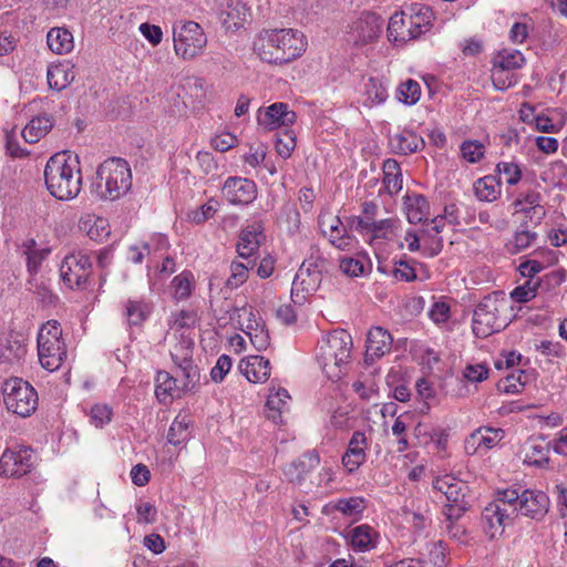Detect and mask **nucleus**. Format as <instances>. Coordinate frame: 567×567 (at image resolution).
<instances>
[{"instance_id":"27","label":"nucleus","mask_w":567,"mask_h":567,"mask_svg":"<svg viewBox=\"0 0 567 567\" xmlns=\"http://www.w3.org/2000/svg\"><path fill=\"white\" fill-rule=\"evenodd\" d=\"M74 65L70 62L52 64L48 68L47 80L51 90L62 91L75 80Z\"/></svg>"},{"instance_id":"23","label":"nucleus","mask_w":567,"mask_h":567,"mask_svg":"<svg viewBox=\"0 0 567 567\" xmlns=\"http://www.w3.org/2000/svg\"><path fill=\"white\" fill-rule=\"evenodd\" d=\"M38 355L41 365L45 370L53 372L61 367L66 357L65 344L64 342H55V340L53 342H38Z\"/></svg>"},{"instance_id":"5","label":"nucleus","mask_w":567,"mask_h":567,"mask_svg":"<svg viewBox=\"0 0 567 567\" xmlns=\"http://www.w3.org/2000/svg\"><path fill=\"white\" fill-rule=\"evenodd\" d=\"M352 338L346 330H334L320 344L318 360L330 380H339L344 373L342 367L349 362Z\"/></svg>"},{"instance_id":"12","label":"nucleus","mask_w":567,"mask_h":567,"mask_svg":"<svg viewBox=\"0 0 567 567\" xmlns=\"http://www.w3.org/2000/svg\"><path fill=\"white\" fill-rule=\"evenodd\" d=\"M223 195L234 205H248L257 197V186L248 178L228 177L223 186Z\"/></svg>"},{"instance_id":"7","label":"nucleus","mask_w":567,"mask_h":567,"mask_svg":"<svg viewBox=\"0 0 567 567\" xmlns=\"http://www.w3.org/2000/svg\"><path fill=\"white\" fill-rule=\"evenodd\" d=\"M174 49L183 59H193L200 54L207 45V37L203 28L194 21H187L174 28Z\"/></svg>"},{"instance_id":"30","label":"nucleus","mask_w":567,"mask_h":567,"mask_svg":"<svg viewBox=\"0 0 567 567\" xmlns=\"http://www.w3.org/2000/svg\"><path fill=\"white\" fill-rule=\"evenodd\" d=\"M404 204L409 223L419 224L430 217V204L425 196L421 194L406 195Z\"/></svg>"},{"instance_id":"16","label":"nucleus","mask_w":567,"mask_h":567,"mask_svg":"<svg viewBox=\"0 0 567 567\" xmlns=\"http://www.w3.org/2000/svg\"><path fill=\"white\" fill-rule=\"evenodd\" d=\"M393 338L391 333L382 327H373L367 336L364 362L368 365L389 353L392 349Z\"/></svg>"},{"instance_id":"25","label":"nucleus","mask_w":567,"mask_h":567,"mask_svg":"<svg viewBox=\"0 0 567 567\" xmlns=\"http://www.w3.org/2000/svg\"><path fill=\"white\" fill-rule=\"evenodd\" d=\"M239 370L249 382L261 383L270 377V362L261 355H251L240 361Z\"/></svg>"},{"instance_id":"63","label":"nucleus","mask_w":567,"mask_h":567,"mask_svg":"<svg viewBox=\"0 0 567 567\" xmlns=\"http://www.w3.org/2000/svg\"><path fill=\"white\" fill-rule=\"evenodd\" d=\"M545 267V262L539 259H526L518 266V270L523 277L528 279H536V275L539 274Z\"/></svg>"},{"instance_id":"62","label":"nucleus","mask_w":567,"mask_h":567,"mask_svg":"<svg viewBox=\"0 0 567 567\" xmlns=\"http://www.w3.org/2000/svg\"><path fill=\"white\" fill-rule=\"evenodd\" d=\"M537 234L534 231H529L527 229H523L517 231L514 236V249H511L513 254H517L526 248H528L532 243L536 239Z\"/></svg>"},{"instance_id":"57","label":"nucleus","mask_w":567,"mask_h":567,"mask_svg":"<svg viewBox=\"0 0 567 567\" xmlns=\"http://www.w3.org/2000/svg\"><path fill=\"white\" fill-rule=\"evenodd\" d=\"M415 388L419 396L424 401L422 408L420 409V412L427 413V411L430 410L429 400L434 399L435 391L432 384L425 379L417 380Z\"/></svg>"},{"instance_id":"45","label":"nucleus","mask_w":567,"mask_h":567,"mask_svg":"<svg viewBox=\"0 0 567 567\" xmlns=\"http://www.w3.org/2000/svg\"><path fill=\"white\" fill-rule=\"evenodd\" d=\"M433 18V12L427 6L415 4L411 8V13H405V19L408 23H417L422 25L425 30L430 29L431 20Z\"/></svg>"},{"instance_id":"40","label":"nucleus","mask_w":567,"mask_h":567,"mask_svg":"<svg viewBox=\"0 0 567 567\" xmlns=\"http://www.w3.org/2000/svg\"><path fill=\"white\" fill-rule=\"evenodd\" d=\"M275 147L278 155L282 158L290 157L296 147V135L293 131L285 127L281 132H278L276 134Z\"/></svg>"},{"instance_id":"55","label":"nucleus","mask_w":567,"mask_h":567,"mask_svg":"<svg viewBox=\"0 0 567 567\" xmlns=\"http://www.w3.org/2000/svg\"><path fill=\"white\" fill-rule=\"evenodd\" d=\"M340 270L349 277H359L364 274L365 266L360 259L346 257L340 260Z\"/></svg>"},{"instance_id":"43","label":"nucleus","mask_w":567,"mask_h":567,"mask_svg":"<svg viewBox=\"0 0 567 567\" xmlns=\"http://www.w3.org/2000/svg\"><path fill=\"white\" fill-rule=\"evenodd\" d=\"M188 425L189 422L186 416L181 417L178 415L168 429L167 441L173 445L185 442L188 437Z\"/></svg>"},{"instance_id":"54","label":"nucleus","mask_w":567,"mask_h":567,"mask_svg":"<svg viewBox=\"0 0 567 567\" xmlns=\"http://www.w3.org/2000/svg\"><path fill=\"white\" fill-rule=\"evenodd\" d=\"M51 254V248H38L37 250L30 251L25 257L27 268L30 274H37L43 260Z\"/></svg>"},{"instance_id":"36","label":"nucleus","mask_w":567,"mask_h":567,"mask_svg":"<svg viewBox=\"0 0 567 567\" xmlns=\"http://www.w3.org/2000/svg\"><path fill=\"white\" fill-rule=\"evenodd\" d=\"M383 184L389 194L393 195L402 188V175L399 163L393 158H388L383 163Z\"/></svg>"},{"instance_id":"4","label":"nucleus","mask_w":567,"mask_h":567,"mask_svg":"<svg viewBox=\"0 0 567 567\" xmlns=\"http://www.w3.org/2000/svg\"><path fill=\"white\" fill-rule=\"evenodd\" d=\"M507 300L503 292L485 296L474 309L472 330L477 338H487L508 326V318L503 316L507 310Z\"/></svg>"},{"instance_id":"24","label":"nucleus","mask_w":567,"mask_h":567,"mask_svg":"<svg viewBox=\"0 0 567 567\" xmlns=\"http://www.w3.org/2000/svg\"><path fill=\"white\" fill-rule=\"evenodd\" d=\"M381 32L380 18L374 13H364L355 23L353 30L354 43L363 45L379 38Z\"/></svg>"},{"instance_id":"35","label":"nucleus","mask_w":567,"mask_h":567,"mask_svg":"<svg viewBox=\"0 0 567 567\" xmlns=\"http://www.w3.org/2000/svg\"><path fill=\"white\" fill-rule=\"evenodd\" d=\"M377 532L369 525L357 526L351 532V544L360 551L370 550L375 546Z\"/></svg>"},{"instance_id":"38","label":"nucleus","mask_w":567,"mask_h":567,"mask_svg":"<svg viewBox=\"0 0 567 567\" xmlns=\"http://www.w3.org/2000/svg\"><path fill=\"white\" fill-rule=\"evenodd\" d=\"M525 59L524 55L515 50H503L494 58L493 66L503 71H513L523 66Z\"/></svg>"},{"instance_id":"44","label":"nucleus","mask_w":567,"mask_h":567,"mask_svg":"<svg viewBox=\"0 0 567 567\" xmlns=\"http://www.w3.org/2000/svg\"><path fill=\"white\" fill-rule=\"evenodd\" d=\"M421 86L419 82L409 79L398 87L399 100L405 104L413 105L420 100Z\"/></svg>"},{"instance_id":"52","label":"nucleus","mask_w":567,"mask_h":567,"mask_svg":"<svg viewBox=\"0 0 567 567\" xmlns=\"http://www.w3.org/2000/svg\"><path fill=\"white\" fill-rule=\"evenodd\" d=\"M62 337V329L60 328V324L58 321H48L45 324H43L38 333V342L42 341H49L53 342H63L61 339Z\"/></svg>"},{"instance_id":"28","label":"nucleus","mask_w":567,"mask_h":567,"mask_svg":"<svg viewBox=\"0 0 567 567\" xmlns=\"http://www.w3.org/2000/svg\"><path fill=\"white\" fill-rule=\"evenodd\" d=\"M53 127V118L48 114L33 117L22 130V137L29 144H33L45 136Z\"/></svg>"},{"instance_id":"31","label":"nucleus","mask_w":567,"mask_h":567,"mask_svg":"<svg viewBox=\"0 0 567 567\" xmlns=\"http://www.w3.org/2000/svg\"><path fill=\"white\" fill-rule=\"evenodd\" d=\"M390 144L395 153L408 155L415 153L421 146H423L424 141L414 132L405 130L402 133L392 136L390 138Z\"/></svg>"},{"instance_id":"37","label":"nucleus","mask_w":567,"mask_h":567,"mask_svg":"<svg viewBox=\"0 0 567 567\" xmlns=\"http://www.w3.org/2000/svg\"><path fill=\"white\" fill-rule=\"evenodd\" d=\"M152 307L143 300H127L125 317L130 327L142 326L148 318Z\"/></svg>"},{"instance_id":"19","label":"nucleus","mask_w":567,"mask_h":567,"mask_svg":"<svg viewBox=\"0 0 567 567\" xmlns=\"http://www.w3.org/2000/svg\"><path fill=\"white\" fill-rule=\"evenodd\" d=\"M501 439V429L481 427L466 437L464 449L466 454L474 455L481 450H491L499 442Z\"/></svg>"},{"instance_id":"18","label":"nucleus","mask_w":567,"mask_h":567,"mask_svg":"<svg viewBox=\"0 0 567 567\" xmlns=\"http://www.w3.org/2000/svg\"><path fill=\"white\" fill-rule=\"evenodd\" d=\"M172 359L184 379V391L192 390L198 383L200 374L198 368L193 363L190 351L183 346H177L172 352Z\"/></svg>"},{"instance_id":"10","label":"nucleus","mask_w":567,"mask_h":567,"mask_svg":"<svg viewBox=\"0 0 567 567\" xmlns=\"http://www.w3.org/2000/svg\"><path fill=\"white\" fill-rule=\"evenodd\" d=\"M443 514L447 519H460L472 506L473 497L467 483L456 480L445 495Z\"/></svg>"},{"instance_id":"13","label":"nucleus","mask_w":567,"mask_h":567,"mask_svg":"<svg viewBox=\"0 0 567 567\" xmlns=\"http://www.w3.org/2000/svg\"><path fill=\"white\" fill-rule=\"evenodd\" d=\"M481 519L485 534L495 538L503 534L505 526L513 519V509L502 507L499 502H491L483 509Z\"/></svg>"},{"instance_id":"26","label":"nucleus","mask_w":567,"mask_h":567,"mask_svg":"<svg viewBox=\"0 0 567 567\" xmlns=\"http://www.w3.org/2000/svg\"><path fill=\"white\" fill-rule=\"evenodd\" d=\"M184 392L183 386H178L176 378L172 377L167 371H158L155 379V395L157 400L167 404L174 398H181Z\"/></svg>"},{"instance_id":"46","label":"nucleus","mask_w":567,"mask_h":567,"mask_svg":"<svg viewBox=\"0 0 567 567\" xmlns=\"http://www.w3.org/2000/svg\"><path fill=\"white\" fill-rule=\"evenodd\" d=\"M334 508L346 516H354L361 514L365 505L362 497H350L338 499Z\"/></svg>"},{"instance_id":"20","label":"nucleus","mask_w":567,"mask_h":567,"mask_svg":"<svg viewBox=\"0 0 567 567\" xmlns=\"http://www.w3.org/2000/svg\"><path fill=\"white\" fill-rule=\"evenodd\" d=\"M368 439L361 431L353 432L346 453L342 456V464L349 473L357 471L365 462Z\"/></svg>"},{"instance_id":"50","label":"nucleus","mask_w":567,"mask_h":567,"mask_svg":"<svg viewBox=\"0 0 567 567\" xmlns=\"http://www.w3.org/2000/svg\"><path fill=\"white\" fill-rule=\"evenodd\" d=\"M462 156L470 163H477L484 155V145L478 141H464L461 145Z\"/></svg>"},{"instance_id":"33","label":"nucleus","mask_w":567,"mask_h":567,"mask_svg":"<svg viewBox=\"0 0 567 567\" xmlns=\"http://www.w3.org/2000/svg\"><path fill=\"white\" fill-rule=\"evenodd\" d=\"M475 196L483 202H494L501 195V181L497 176L486 175L474 183Z\"/></svg>"},{"instance_id":"2","label":"nucleus","mask_w":567,"mask_h":567,"mask_svg":"<svg viewBox=\"0 0 567 567\" xmlns=\"http://www.w3.org/2000/svg\"><path fill=\"white\" fill-rule=\"evenodd\" d=\"M255 50L271 64L289 63L306 50L303 34L293 29L267 30L260 33Z\"/></svg>"},{"instance_id":"42","label":"nucleus","mask_w":567,"mask_h":567,"mask_svg":"<svg viewBox=\"0 0 567 567\" xmlns=\"http://www.w3.org/2000/svg\"><path fill=\"white\" fill-rule=\"evenodd\" d=\"M540 279H527L524 285L516 287L511 292V298L519 303L527 302L536 297L537 290L540 287Z\"/></svg>"},{"instance_id":"32","label":"nucleus","mask_w":567,"mask_h":567,"mask_svg":"<svg viewBox=\"0 0 567 567\" xmlns=\"http://www.w3.org/2000/svg\"><path fill=\"white\" fill-rule=\"evenodd\" d=\"M265 236L261 230L255 226L247 227L240 234L239 241L237 244V251L240 257L248 258L255 251L258 250Z\"/></svg>"},{"instance_id":"17","label":"nucleus","mask_w":567,"mask_h":567,"mask_svg":"<svg viewBox=\"0 0 567 567\" xmlns=\"http://www.w3.org/2000/svg\"><path fill=\"white\" fill-rule=\"evenodd\" d=\"M322 276L316 271L309 270V268L299 267L291 287V300L295 305H303L307 300V295L315 292L320 282Z\"/></svg>"},{"instance_id":"15","label":"nucleus","mask_w":567,"mask_h":567,"mask_svg":"<svg viewBox=\"0 0 567 567\" xmlns=\"http://www.w3.org/2000/svg\"><path fill=\"white\" fill-rule=\"evenodd\" d=\"M517 514L534 520H542L549 511V497L542 491L524 489L520 492Z\"/></svg>"},{"instance_id":"22","label":"nucleus","mask_w":567,"mask_h":567,"mask_svg":"<svg viewBox=\"0 0 567 567\" xmlns=\"http://www.w3.org/2000/svg\"><path fill=\"white\" fill-rule=\"evenodd\" d=\"M549 443L544 437H529L522 445L520 455L524 463L535 465L537 467H544L549 462Z\"/></svg>"},{"instance_id":"34","label":"nucleus","mask_w":567,"mask_h":567,"mask_svg":"<svg viewBox=\"0 0 567 567\" xmlns=\"http://www.w3.org/2000/svg\"><path fill=\"white\" fill-rule=\"evenodd\" d=\"M50 50L58 54L68 53L73 49V35L65 28H52L47 35Z\"/></svg>"},{"instance_id":"48","label":"nucleus","mask_w":567,"mask_h":567,"mask_svg":"<svg viewBox=\"0 0 567 567\" xmlns=\"http://www.w3.org/2000/svg\"><path fill=\"white\" fill-rule=\"evenodd\" d=\"M445 549L442 543L431 544L429 548V556L426 559H421L423 567H445Z\"/></svg>"},{"instance_id":"1","label":"nucleus","mask_w":567,"mask_h":567,"mask_svg":"<svg viewBox=\"0 0 567 567\" xmlns=\"http://www.w3.org/2000/svg\"><path fill=\"white\" fill-rule=\"evenodd\" d=\"M44 179L49 193L59 200L75 198L82 188L81 168L78 156L66 153L51 156L44 168Z\"/></svg>"},{"instance_id":"58","label":"nucleus","mask_w":567,"mask_h":567,"mask_svg":"<svg viewBox=\"0 0 567 567\" xmlns=\"http://www.w3.org/2000/svg\"><path fill=\"white\" fill-rule=\"evenodd\" d=\"M492 82L496 90L505 91L514 84L515 80L511 71H503L493 66Z\"/></svg>"},{"instance_id":"14","label":"nucleus","mask_w":567,"mask_h":567,"mask_svg":"<svg viewBox=\"0 0 567 567\" xmlns=\"http://www.w3.org/2000/svg\"><path fill=\"white\" fill-rule=\"evenodd\" d=\"M32 465L31 450H6L0 457V475L20 477L29 473Z\"/></svg>"},{"instance_id":"56","label":"nucleus","mask_w":567,"mask_h":567,"mask_svg":"<svg viewBox=\"0 0 567 567\" xmlns=\"http://www.w3.org/2000/svg\"><path fill=\"white\" fill-rule=\"evenodd\" d=\"M414 261L412 264L405 259H400L395 262V268L393 269V276L402 281H414L416 279V272L413 267Z\"/></svg>"},{"instance_id":"51","label":"nucleus","mask_w":567,"mask_h":567,"mask_svg":"<svg viewBox=\"0 0 567 567\" xmlns=\"http://www.w3.org/2000/svg\"><path fill=\"white\" fill-rule=\"evenodd\" d=\"M248 265L241 262H233L230 266L231 275L226 280V287L235 289L248 279Z\"/></svg>"},{"instance_id":"21","label":"nucleus","mask_w":567,"mask_h":567,"mask_svg":"<svg viewBox=\"0 0 567 567\" xmlns=\"http://www.w3.org/2000/svg\"><path fill=\"white\" fill-rule=\"evenodd\" d=\"M219 18L224 27L235 30L246 21L248 9L241 0H218Z\"/></svg>"},{"instance_id":"41","label":"nucleus","mask_w":567,"mask_h":567,"mask_svg":"<svg viewBox=\"0 0 567 567\" xmlns=\"http://www.w3.org/2000/svg\"><path fill=\"white\" fill-rule=\"evenodd\" d=\"M300 267L309 268L312 272L316 271L318 275L322 276L324 272H328L329 261L324 258L319 247L311 246L309 256L303 260Z\"/></svg>"},{"instance_id":"6","label":"nucleus","mask_w":567,"mask_h":567,"mask_svg":"<svg viewBox=\"0 0 567 567\" xmlns=\"http://www.w3.org/2000/svg\"><path fill=\"white\" fill-rule=\"evenodd\" d=\"M1 393L8 411L21 416L32 415L39 405L35 389L25 380L12 377L1 383Z\"/></svg>"},{"instance_id":"49","label":"nucleus","mask_w":567,"mask_h":567,"mask_svg":"<svg viewBox=\"0 0 567 567\" xmlns=\"http://www.w3.org/2000/svg\"><path fill=\"white\" fill-rule=\"evenodd\" d=\"M524 374V371H519L517 375L514 373L508 374L498 382V390L511 394L519 393L525 385V382L522 380Z\"/></svg>"},{"instance_id":"61","label":"nucleus","mask_w":567,"mask_h":567,"mask_svg":"<svg viewBox=\"0 0 567 567\" xmlns=\"http://www.w3.org/2000/svg\"><path fill=\"white\" fill-rule=\"evenodd\" d=\"M169 248L168 238L163 234H155L152 238L143 244V250L146 255L161 252Z\"/></svg>"},{"instance_id":"8","label":"nucleus","mask_w":567,"mask_h":567,"mask_svg":"<svg viewBox=\"0 0 567 567\" xmlns=\"http://www.w3.org/2000/svg\"><path fill=\"white\" fill-rule=\"evenodd\" d=\"M91 272L90 256L82 251L66 255L60 266V276L71 289H85L90 285Z\"/></svg>"},{"instance_id":"9","label":"nucleus","mask_w":567,"mask_h":567,"mask_svg":"<svg viewBox=\"0 0 567 567\" xmlns=\"http://www.w3.org/2000/svg\"><path fill=\"white\" fill-rule=\"evenodd\" d=\"M320 463L318 452L310 451L301 455L298 460L293 461L285 470V475L295 486H298L302 492H311L313 482L308 483V478L311 476Z\"/></svg>"},{"instance_id":"29","label":"nucleus","mask_w":567,"mask_h":567,"mask_svg":"<svg viewBox=\"0 0 567 567\" xmlns=\"http://www.w3.org/2000/svg\"><path fill=\"white\" fill-rule=\"evenodd\" d=\"M287 399H290V395L286 389L279 388L275 393H270L266 402V417L275 424H282V413L288 409Z\"/></svg>"},{"instance_id":"64","label":"nucleus","mask_w":567,"mask_h":567,"mask_svg":"<svg viewBox=\"0 0 567 567\" xmlns=\"http://www.w3.org/2000/svg\"><path fill=\"white\" fill-rule=\"evenodd\" d=\"M196 161L206 175H215L218 171V165L215 161L214 155L210 152H198L196 156Z\"/></svg>"},{"instance_id":"39","label":"nucleus","mask_w":567,"mask_h":567,"mask_svg":"<svg viewBox=\"0 0 567 567\" xmlns=\"http://www.w3.org/2000/svg\"><path fill=\"white\" fill-rule=\"evenodd\" d=\"M406 25L405 12H395L388 24V38L390 41L406 42Z\"/></svg>"},{"instance_id":"11","label":"nucleus","mask_w":567,"mask_h":567,"mask_svg":"<svg viewBox=\"0 0 567 567\" xmlns=\"http://www.w3.org/2000/svg\"><path fill=\"white\" fill-rule=\"evenodd\" d=\"M297 120V115L292 110H289L288 104L277 102L265 111H258L257 122L267 131H275L279 127H289Z\"/></svg>"},{"instance_id":"47","label":"nucleus","mask_w":567,"mask_h":567,"mask_svg":"<svg viewBox=\"0 0 567 567\" xmlns=\"http://www.w3.org/2000/svg\"><path fill=\"white\" fill-rule=\"evenodd\" d=\"M520 493L518 489L515 488H507L503 491H498L497 498L493 502H499L502 507H506L507 509H513V516L517 514L519 501H520Z\"/></svg>"},{"instance_id":"60","label":"nucleus","mask_w":567,"mask_h":567,"mask_svg":"<svg viewBox=\"0 0 567 567\" xmlns=\"http://www.w3.org/2000/svg\"><path fill=\"white\" fill-rule=\"evenodd\" d=\"M231 368V359L227 354H223L218 358L215 367L210 371L212 380L216 383H219L224 380L226 374L229 372Z\"/></svg>"},{"instance_id":"59","label":"nucleus","mask_w":567,"mask_h":567,"mask_svg":"<svg viewBox=\"0 0 567 567\" xmlns=\"http://www.w3.org/2000/svg\"><path fill=\"white\" fill-rule=\"evenodd\" d=\"M496 169L505 175L506 183L509 185H516L522 178V171L517 164L502 162L497 164Z\"/></svg>"},{"instance_id":"3","label":"nucleus","mask_w":567,"mask_h":567,"mask_svg":"<svg viewBox=\"0 0 567 567\" xmlns=\"http://www.w3.org/2000/svg\"><path fill=\"white\" fill-rule=\"evenodd\" d=\"M132 186L128 163L120 157H111L99 165L91 192L102 200H115Z\"/></svg>"},{"instance_id":"53","label":"nucleus","mask_w":567,"mask_h":567,"mask_svg":"<svg viewBox=\"0 0 567 567\" xmlns=\"http://www.w3.org/2000/svg\"><path fill=\"white\" fill-rule=\"evenodd\" d=\"M112 410L106 404H95L91 408L90 419L96 427H103L111 421Z\"/></svg>"}]
</instances>
